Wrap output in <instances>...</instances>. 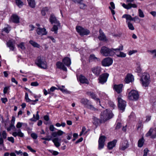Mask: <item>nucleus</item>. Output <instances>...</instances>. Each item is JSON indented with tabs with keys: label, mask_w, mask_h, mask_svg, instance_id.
Listing matches in <instances>:
<instances>
[{
	"label": "nucleus",
	"mask_w": 156,
	"mask_h": 156,
	"mask_svg": "<svg viewBox=\"0 0 156 156\" xmlns=\"http://www.w3.org/2000/svg\"><path fill=\"white\" fill-rule=\"evenodd\" d=\"M114 49L103 46L101 48L100 53L102 55L105 57L112 56L115 55Z\"/></svg>",
	"instance_id": "nucleus-1"
},
{
	"label": "nucleus",
	"mask_w": 156,
	"mask_h": 156,
	"mask_svg": "<svg viewBox=\"0 0 156 156\" xmlns=\"http://www.w3.org/2000/svg\"><path fill=\"white\" fill-rule=\"evenodd\" d=\"M35 63L39 67L43 69H46L47 68V65L45 58L42 56L37 57L35 61Z\"/></svg>",
	"instance_id": "nucleus-2"
},
{
	"label": "nucleus",
	"mask_w": 156,
	"mask_h": 156,
	"mask_svg": "<svg viewBox=\"0 0 156 156\" xmlns=\"http://www.w3.org/2000/svg\"><path fill=\"white\" fill-rule=\"evenodd\" d=\"M113 116L111 111L106 109L101 112L100 118L102 120L105 121L111 119Z\"/></svg>",
	"instance_id": "nucleus-3"
},
{
	"label": "nucleus",
	"mask_w": 156,
	"mask_h": 156,
	"mask_svg": "<svg viewBox=\"0 0 156 156\" xmlns=\"http://www.w3.org/2000/svg\"><path fill=\"white\" fill-rule=\"evenodd\" d=\"M150 76L149 74L144 73L140 79L141 83L143 86L147 87L148 86L150 82Z\"/></svg>",
	"instance_id": "nucleus-4"
},
{
	"label": "nucleus",
	"mask_w": 156,
	"mask_h": 156,
	"mask_svg": "<svg viewBox=\"0 0 156 156\" xmlns=\"http://www.w3.org/2000/svg\"><path fill=\"white\" fill-rule=\"evenodd\" d=\"M139 98V95L138 91L136 90H132L129 93L128 95V99L131 100L136 101Z\"/></svg>",
	"instance_id": "nucleus-5"
},
{
	"label": "nucleus",
	"mask_w": 156,
	"mask_h": 156,
	"mask_svg": "<svg viewBox=\"0 0 156 156\" xmlns=\"http://www.w3.org/2000/svg\"><path fill=\"white\" fill-rule=\"evenodd\" d=\"M123 46L121 45L119 46L118 48L115 49V54L117 57H125L126 56V54L123 52L120 51L123 50Z\"/></svg>",
	"instance_id": "nucleus-6"
},
{
	"label": "nucleus",
	"mask_w": 156,
	"mask_h": 156,
	"mask_svg": "<svg viewBox=\"0 0 156 156\" xmlns=\"http://www.w3.org/2000/svg\"><path fill=\"white\" fill-rule=\"evenodd\" d=\"M76 29L81 36L87 35L90 33V31L88 30L84 29L80 26H76Z\"/></svg>",
	"instance_id": "nucleus-7"
},
{
	"label": "nucleus",
	"mask_w": 156,
	"mask_h": 156,
	"mask_svg": "<svg viewBox=\"0 0 156 156\" xmlns=\"http://www.w3.org/2000/svg\"><path fill=\"white\" fill-rule=\"evenodd\" d=\"M134 0H126V2L128 3V4H126L125 3H123L122 4V6L125 9H129L132 8H136L137 7V6L134 3H132Z\"/></svg>",
	"instance_id": "nucleus-8"
},
{
	"label": "nucleus",
	"mask_w": 156,
	"mask_h": 156,
	"mask_svg": "<svg viewBox=\"0 0 156 156\" xmlns=\"http://www.w3.org/2000/svg\"><path fill=\"white\" fill-rule=\"evenodd\" d=\"M118 107L122 111H124L126 106V102L122 98V96L119 95L118 98Z\"/></svg>",
	"instance_id": "nucleus-9"
},
{
	"label": "nucleus",
	"mask_w": 156,
	"mask_h": 156,
	"mask_svg": "<svg viewBox=\"0 0 156 156\" xmlns=\"http://www.w3.org/2000/svg\"><path fill=\"white\" fill-rule=\"evenodd\" d=\"M113 60L112 58L107 57L104 59L101 62L102 65L104 66H109L112 65Z\"/></svg>",
	"instance_id": "nucleus-10"
},
{
	"label": "nucleus",
	"mask_w": 156,
	"mask_h": 156,
	"mask_svg": "<svg viewBox=\"0 0 156 156\" xmlns=\"http://www.w3.org/2000/svg\"><path fill=\"white\" fill-rule=\"evenodd\" d=\"M109 75V74L107 73H105L101 75L98 79L99 83L102 84H103L107 81Z\"/></svg>",
	"instance_id": "nucleus-11"
},
{
	"label": "nucleus",
	"mask_w": 156,
	"mask_h": 156,
	"mask_svg": "<svg viewBox=\"0 0 156 156\" xmlns=\"http://www.w3.org/2000/svg\"><path fill=\"white\" fill-rule=\"evenodd\" d=\"M146 136L147 137L150 136L151 138H153L156 137V128H151L146 134Z\"/></svg>",
	"instance_id": "nucleus-12"
},
{
	"label": "nucleus",
	"mask_w": 156,
	"mask_h": 156,
	"mask_svg": "<svg viewBox=\"0 0 156 156\" xmlns=\"http://www.w3.org/2000/svg\"><path fill=\"white\" fill-rule=\"evenodd\" d=\"M129 146L128 141L125 140L121 142L119 149L121 151H124Z\"/></svg>",
	"instance_id": "nucleus-13"
},
{
	"label": "nucleus",
	"mask_w": 156,
	"mask_h": 156,
	"mask_svg": "<svg viewBox=\"0 0 156 156\" xmlns=\"http://www.w3.org/2000/svg\"><path fill=\"white\" fill-rule=\"evenodd\" d=\"M49 21L51 24L55 23L58 26H60V24L53 14H51L49 18Z\"/></svg>",
	"instance_id": "nucleus-14"
},
{
	"label": "nucleus",
	"mask_w": 156,
	"mask_h": 156,
	"mask_svg": "<svg viewBox=\"0 0 156 156\" xmlns=\"http://www.w3.org/2000/svg\"><path fill=\"white\" fill-rule=\"evenodd\" d=\"M12 135L15 137L17 136L20 137H23L24 136V134L20 129H16L15 131L13 132L12 134Z\"/></svg>",
	"instance_id": "nucleus-15"
},
{
	"label": "nucleus",
	"mask_w": 156,
	"mask_h": 156,
	"mask_svg": "<svg viewBox=\"0 0 156 156\" xmlns=\"http://www.w3.org/2000/svg\"><path fill=\"white\" fill-rule=\"evenodd\" d=\"M36 32L37 34L40 36L46 35L47 34V32L45 28L38 27L36 29Z\"/></svg>",
	"instance_id": "nucleus-16"
},
{
	"label": "nucleus",
	"mask_w": 156,
	"mask_h": 156,
	"mask_svg": "<svg viewBox=\"0 0 156 156\" xmlns=\"http://www.w3.org/2000/svg\"><path fill=\"white\" fill-rule=\"evenodd\" d=\"M87 94L88 95L90 96L92 98L94 99L97 102H98L100 104V105H101L100 104L101 102L100 99L97 98V95L91 92H87Z\"/></svg>",
	"instance_id": "nucleus-17"
},
{
	"label": "nucleus",
	"mask_w": 156,
	"mask_h": 156,
	"mask_svg": "<svg viewBox=\"0 0 156 156\" xmlns=\"http://www.w3.org/2000/svg\"><path fill=\"white\" fill-rule=\"evenodd\" d=\"M123 87V85L122 84H115L114 86L113 89L118 93L119 94L122 92Z\"/></svg>",
	"instance_id": "nucleus-18"
},
{
	"label": "nucleus",
	"mask_w": 156,
	"mask_h": 156,
	"mask_svg": "<svg viewBox=\"0 0 156 156\" xmlns=\"http://www.w3.org/2000/svg\"><path fill=\"white\" fill-rule=\"evenodd\" d=\"M93 73L96 76H98L101 72V69L100 67L96 66L92 69Z\"/></svg>",
	"instance_id": "nucleus-19"
},
{
	"label": "nucleus",
	"mask_w": 156,
	"mask_h": 156,
	"mask_svg": "<svg viewBox=\"0 0 156 156\" xmlns=\"http://www.w3.org/2000/svg\"><path fill=\"white\" fill-rule=\"evenodd\" d=\"M62 62L58 61L56 63V66L58 69H61L64 71H67V69Z\"/></svg>",
	"instance_id": "nucleus-20"
},
{
	"label": "nucleus",
	"mask_w": 156,
	"mask_h": 156,
	"mask_svg": "<svg viewBox=\"0 0 156 156\" xmlns=\"http://www.w3.org/2000/svg\"><path fill=\"white\" fill-rule=\"evenodd\" d=\"M62 62L66 66H70L71 63L70 58L68 57H65L62 60Z\"/></svg>",
	"instance_id": "nucleus-21"
},
{
	"label": "nucleus",
	"mask_w": 156,
	"mask_h": 156,
	"mask_svg": "<svg viewBox=\"0 0 156 156\" xmlns=\"http://www.w3.org/2000/svg\"><path fill=\"white\" fill-rule=\"evenodd\" d=\"M117 140H114L113 141L109 142L108 144V148L109 150L112 149L115 147Z\"/></svg>",
	"instance_id": "nucleus-22"
},
{
	"label": "nucleus",
	"mask_w": 156,
	"mask_h": 156,
	"mask_svg": "<svg viewBox=\"0 0 156 156\" xmlns=\"http://www.w3.org/2000/svg\"><path fill=\"white\" fill-rule=\"evenodd\" d=\"M122 17L123 18H126V22L127 23L129 22L128 21V20L134 21H135V19L136 18L138 19V17L137 16H136L135 17L133 18L131 16L127 14H124L122 16Z\"/></svg>",
	"instance_id": "nucleus-23"
},
{
	"label": "nucleus",
	"mask_w": 156,
	"mask_h": 156,
	"mask_svg": "<svg viewBox=\"0 0 156 156\" xmlns=\"http://www.w3.org/2000/svg\"><path fill=\"white\" fill-rule=\"evenodd\" d=\"M15 41H9L8 42H7V46L9 48L10 50L12 51H13L15 48Z\"/></svg>",
	"instance_id": "nucleus-24"
},
{
	"label": "nucleus",
	"mask_w": 156,
	"mask_h": 156,
	"mask_svg": "<svg viewBox=\"0 0 156 156\" xmlns=\"http://www.w3.org/2000/svg\"><path fill=\"white\" fill-rule=\"evenodd\" d=\"M133 80V76L130 74H127L125 79V82L127 83L132 82Z\"/></svg>",
	"instance_id": "nucleus-25"
},
{
	"label": "nucleus",
	"mask_w": 156,
	"mask_h": 156,
	"mask_svg": "<svg viewBox=\"0 0 156 156\" xmlns=\"http://www.w3.org/2000/svg\"><path fill=\"white\" fill-rule=\"evenodd\" d=\"M79 80L80 82L83 83L88 84L89 81L85 77L82 75H80L79 77Z\"/></svg>",
	"instance_id": "nucleus-26"
},
{
	"label": "nucleus",
	"mask_w": 156,
	"mask_h": 156,
	"mask_svg": "<svg viewBox=\"0 0 156 156\" xmlns=\"http://www.w3.org/2000/svg\"><path fill=\"white\" fill-rule=\"evenodd\" d=\"M100 35L98 37V38L100 40L106 41L107 39L105 36L102 32V30L100 29L99 30Z\"/></svg>",
	"instance_id": "nucleus-27"
},
{
	"label": "nucleus",
	"mask_w": 156,
	"mask_h": 156,
	"mask_svg": "<svg viewBox=\"0 0 156 156\" xmlns=\"http://www.w3.org/2000/svg\"><path fill=\"white\" fill-rule=\"evenodd\" d=\"M11 18L12 22L15 23H18L19 22L20 18L16 14L12 15Z\"/></svg>",
	"instance_id": "nucleus-28"
},
{
	"label": "nucleus",
	"mask_w": 156,
	"mask_h": 156,
	"mask_svg": "<svg viewBox=\"0 0 156 156\" xmlns=\"http://www.w3.org/2000/svg\"><path fill=\"white\" fill-rule=\"evenodd\" d=\"M81 103L83 105L86 107L90 102L89 100L86 98H82L80 101Z\"/></svg>",
	"instance_id": "nucleus-29"
},
{
	"label": "nucleus",
	"mask_w": 156,
	"mask_h": 156,
	"mask_svg": "<svg viewBox=\"0 0 156 156\" xmlns=\"http://www.w3.org/2000/svg\"><path fill=\"white\" fill-rule=\"evenodd\" d=\"M52 141L56 147H58L60 146V140H59L58 138H55L53 139Z\"/></svg>",
	"instance_id": "nucleus-30"
},
{
	"label": "nucleus",
	"mask_w": 156,
	"mask_h": 156,
	"mask_svg": "<svg viewBox=\"0 0 156 156\" xmlns=\"http://www.w3.org/2000/svg\"><path fill=\"white\" fill-rule=\"evenodd\" d=\"M86 108L93 111H98V109L95 107L93 105H92L90 102L87 105Z\"/></svg>",
	"instance_id": "nucleus-31"
},
{
	"label": "nucleus",
	"mask_w": 156,
	"mask_h": 156,
	"mask_svg": "<svg viewBox=\"0 0 156 156\" xmlns=\"http://www.w3.org/2000/svg\"><path fill=\"white\" fill-rule=\"evenodd\" d=\"M110 4L111 6H109V8L110 9L112 14L114 15L115 14V11L113 9L115 8V4L113 2H110Z\"/></svg>",
	"instance_id": "nucleus-32"
},
{
	"label": "nucleus",
	"mask_w": 156,
	"mask_h": 156,
	"mask_svg": "<svg viewBox=\"0 0 156 156\" xmlns=\"http://www.w3.org/2000/svg\"><path fill=\"white\" fill-rule=\"evenodd\" d=\"M39 112L37 111V114L36 115V116H35V115H33V118L31 119L30 120L32 121L36 122L37 120H38L40 118V116L38 114Z\"/></svg>",
	"instance_id": "nucleus-33"
},
{
	"label": "nucleus",
	"mask_w": 156,
	"mask_h": 156,
	"mask_svg": "<svg viewBox=\"0 0 156 156\" xmlns=\"http://www.w3.org/2000/svg\"><path fill=\"white\" fill-rule=\"evenodd\" d=\"M30 43L34 47L40 48V45L36 42L30 40L29 41Z\"/></svg>",
	"instance_id": "nucleus-34"
},
{
	"label": "nucleus",
	"mask_w": 156,
	"mask_h": 156,
	"mask_svg": "<svg viewBox=\"0 0 156 156\" xmlns=\"http://www.w3.org/2000/svg\"><path fill=\"white\" fill-rule=\"evenodd\" d=\"M144 142V140L143 137H142L141 139H140L138 142V147H142L143 146Z\"/></svg>",
	"instance_id": "nucleus-35"
},
{
	"label": "nucleus",
	"mask_w": 156,
	"mask_h": 156,
	"mask_svg": "<svg viewBox=\"0 0 156 156\" xmlns=\"http://www.w3.org/2000/svg\"><path fill=\"white\" fill-rule=\"evenodd\" d=\"M136 70L137 72L140 73L142 71L140 64V62H138L136 64Z\"/></svg>",
	"instance_id": "nucleus-36"
},
{
	"label": "nucleus",
	"mask_w": 156,
	"mask_h": 156,
	"mask_svg": "<svg viewBox=\"0 0 156 156\" xmlns=\"http://www.w3.org/2000/svg\"><path fill=\"white\" fill-rule=\"evenodd\" d=\"M29 6L32 8L35 7V3L34 0H27Z\"/></svg>",
	"instance_id": "nucleus-37"
},
{
	"label": "nucleus",
	"mask_w": 156,
	"mask_h": 156,
	"mask_svg": "<svg viewBox=\"0 0 156 156\" xmlns=\"http://www.w3.org/2000/svg\"><path fill=\"white\" fill-rule=\"evenodd\" d=\"M65 87L64 86H62L61 87H59L58 89L60 90L63 93H69V91H68L65 88Z\"/></svg>",
	"instance_id": "nucleus-38"
},
{
	"label": "nucleus",
	"mask_w": 156,
	"mask_h": 156,
	"mask_svg": "<svg viewBox=\"0 0 156 156\" xmlns=\"http://www.w3.org/2000/svg\"><path fill=\"white\" fill-rule=\"evenodd\" d=\"M90 59L91 60H94L95 61H100V59L95 57L94 55H91L90 56Z\"/></svg>",
	"instance_id": "nucleus-39"
},
{
	"label": "nucleus",
	"mask_w": 156,
	"mask_h": 156,
	"mask_svg": "<svg viewBox=\"0 0 156 156\" xmlns=\"http://www.w3.org/2000/svg\"><path fill=\"white\" fill-rule=\"evenodd\" d=\"M106 137L104 136H102L100 137L98 142L105 143Z\"/></svg>",
	"instance_id": "nucleus-40"
},
{
	"label": "nucleus",
	"mask_w": 156,
	"mask_h": 156,
	"mask_svg": "<svg viewBox=\"0 0 156 156\" xmlns=\"http://www.w3.org/2000/svg\"><path fill=\"white\" fill-rule=\"evenodd\" d=\"M127 24L129 30H134V27L132 23L130 22H127Z\"/></svg>",
	"instance_id": "nucleus-41"
},
{
	"label": "nucleus",
	"mask_w": 156,
	"mask_h": 156,
	"mask_svg": "<svg viewBox=\"0 0 156 156\" xmlns=\"http://www.w3.org/2000/svg\"><path fill=\"white\" fill-rule=\"evenodd\" d=\"M58 27L57 25H54L53 27L52 28L51 30L53 31H54L55 33L57 34V31L58 30Z\"/></svg>",
	"instance_id": "nucleus-42"
},
{
	"label": "nucleus",
	"mask_w": 156,
	"mask_h": 156,
	"mask_svg": "<svg viewBox=\"0 0 156 156\" xmlns=\"http://www.w3.org/2000/svg\"><path fill=\"white\" fill-rule=\"evenodd\" d=\"M80 8L81 9H85L87 7V5L85 4L83 2V1H81L80 3Z\"/></svg>",
	"instance_id": "nucleus-43"
},
{
	"label": "nucleus",
	"mask_w": 156,
	"mask_h": 156,
	"mask_svg": "<svg viewBox=\"0 0 156 156\" xmlns=\"http://www.w3.org/2000/svg\"><path fill=\"white\" fill-rule=\"evenodd\" d=\"M16 2L17 5L19 7L22 6L23 5V3L20 0H16Z\"/></svg>",
	"instance_id": "nucleus-44"
},
{
	"label": "nucleus",
	"mask_w": 156,
	"mask_h": 156,
	"mask_svg": "<svg viewBox=\"0 0 156 156\" xmlns=\"http://www.w3.org/2000/svg\"><path fill=\"white\" fill-rule=\"evenodd\" d=\"M138 13L139 16L141 18H144V15L142 11L140 9H138Z\"/></svg>",
	"instance_id": "nucleus-45"
},
{
	"label": "nucleus",
	"mask_w": 156,
	"mask_h": 156,
	"mask_svg": "<svg viewBox=\"0 0 156 156\" xmlns=\"http://www.w3.org/2000/svg\"><path fill=\"white\" fill-rule=\"evenodd\" d=\"M48 10V8L47 7L44 8L41 11V14L43 16H45L46 14V12Z\"/></svg>",
	"instance_id": "nucleus-46"
},
{
	"label": "nucleus",
	"mask_w": 156,
	"mask_h": 156,
	"mask_svg": "<svg viewBox=\"0 0 156 156\" xmlns=\"http://www.w3.org/2000/svg\"><path fill=\"white\" fill-rule=\"evenodd\" d=\"M149 52L151 53L154 57H156V50H152L150 51Z\"/></svg>",
	"instance_id": "nucleus-47"
},
{
	"label": "nucleus",
	"mask_w": 156,
	"mask_h": 156,
	"mask_svg": "<svg viewBox=\"0 0 156 156\" xmlns=\"http://www.w3.org/2000/svg\"><path fill=\"white\" fill-rule=\"evenodd\" d=\"M18 47L20 48L22 50H24L25 48L24 43L23 42L21 43L20 44L18 45Z\"/></svg>",
	"instance_id": "nucleus-48"
},
{
	"label": "nucleus",
	"mask_w": 156,
	"mask_h": 156,
	"mask_svg": "<svg viewBox=\"0 0 156 156\" xmlns=\"http://www.w3.org/2000/svg\"><path fill=\"white\" fill-rule=\"evenodd\" d=\"M98 148L99 149H101L103 148L105 145V143L98 142Z\"/></svg>",
	"instance_id": "nucleus-49"
},
{
	"label": "nucleus",
	"mask_w": 156,
	"mask_h": 156,
	"mask_svg": "<svg viewBox=\"0 0 156 156\" xmlns=\"http://www.w3.org/2000/svg\"><path fill=\"white\" fill-rule=\"evenodd\" d=\"M25 99L27 102H30V101H31V100L29 98L28 94L27 93H25Z\"/></svg>",
	"instance_id": "nucleus-50"
},
{
	"label": "nucleus",
	"mask_w": 156,
	"mask_h": 156,
	"mask_svg": "<svg viewBox=\"0 0 156 156\" xmlns=\"http://www.w3.org/2000/svg\"><path fill=\"white\" fill-rule=\"evenodd\" d=\"M31 136L34 139H36L37 137V135L34 133H31Z\"/></svg>",
	"instance_id": "nucleus-51"
},
{
	"label": "nucleus",
	"mask_w": 156,
	"mask_h": 156,
	"mask_svg": "<svg viewBox=\"0 0 156 156\" xmlns=\"http://www.w3.org/2000/svg\"><path fill=\"white\" fill-rule=\"evenodd\" d=\"M23 124L22 122H18L16 126V128L18 129H20V128L22 127Z\"/></svg>",
	"instance_id": "nucleus-52"
},
{
	"label": "nucleus",
	"mask_w": 156,
	"mask_h": 156,
	"mask_svg": "<svg viewBox=\"0 0 156 156\" xmlns=\"http://www.w3.org/2000/svg\"><path fill=\"white\" fill-rule=\"evenodd\" d=\"M10 30V28L9 27L5 28L3 29V31L6 33H8Z\"/></svg>",
	"instance_id": "nucleus-53"
},
{
	"label": "nucleus",
	"mask_w": 156,
	"mask_h": 156,
	"mask_svg": "<svg viewBox=\"0 0 156 156\" xmlns=\"http://www.w3.org/2000/svg\"><path fill=\"white\" fill-rule=\"evenodd\" d=\"M31 85L33 86H37L39 85V84L37 81L31 83Z\"/></svg>",
	"instance_id": "nucleus-54"
},
{
	"label": "nucleus",
	"mask_w": 156,
	"mask_h": 156,
	"mask_svg": "<svg viewBox=\"0 0 156 156\" xmlns=\"http://www.w3.org/2000/svg\"><path fill=\"white\" fill-rule=\"evenodd\" d=\"M86 130V128L85 127L83 126L82 128V131L80 134V136L84 133Z\"/></svg>",
	"instance_id": "nucleus-55"
},
{
	"label": "nucleus",
	"mask_w": 156,
	"mask_h": 156,
	"mask_svg": "<svg viewBox=\"0 0 156 156\" xmlns=\"http://www.w3.org/2000/svg\"><path fill=\"white\" fill-rule=\"evenodd\" d=\"M57 135L58 136H61L63 134H65V133L61 130H59L57 132Z\"/></svg>",
	"instance_id": "nucleus-56"
},
{
	"label": "nucleus",
	"mask_w": 156,
	"mask_h": 156,
	"mask_svg": "<svg viewBox=\"0 0 156 156\" xmlns=\"http://www.w3.org/2000/svg\"><path fill=\"white\" fill-rule=\"evenodd\" d=\"M8 140L13 143L14 142V138L12 137H8Z\"/></svg>",
	"instance_id": "nucleus-57"
},
{
	"label": "nucleus",
	"mask_w": 156,
	"mask_h": 156,
	"mask_svg": "<svg viewBox=\"0 0 156 156\" xmlns=\"http://www.w3.org/2000/svg\"><path fill=\"white\" fill-rule=\"evenodd\" d=\"M43 92L44 94L45 95H46L48 94H49L50 93V91L49 90H48V91H47L45 89H43Z\"/></svg>",
	"instance_id": "nucleus-58"
},
{
	"label": "nucleus",
	"mask_w": 156,
	"mask_h": 156,
	"mask_svg": "<svg viewBox=\"0 0 156 156\" xmlns=\"http://www.w3.org/2000/svg\"><path fill=\"white\" fill-rule=\"evenodd\" d=\"M51 136H48L47 138H42L41 139L45 140L50 141L51 140Z\"/></svg>",
	"instance_id": "nucleus-59"
},
{
	"label": "nucleus",
	"mask_w": 156,
	"mask_h": 156,
	"mask_svg": "<svg viewBox=\"0 0 156 156\" xmlns=\"http://www.w3.org/2000/svg\"><path fill=\"white\" fill-rule=\"evenodd\" d=\"M2 135L3 138L5 139L6 138L7 134L5 131H2Z\"/></svg>",
	"instance_id": "nucleus-60"
},
{
	"label": "nucleus",
	"mask_w": 156,
	"mask_h": 156,
	"mask_svg": "<svg viewBox=\"0 0 156 156\" xmlns=\"http://www.w3.org/2000/svg\"><path fill=\"white\" fill-rule=\"evenodd\" d=\"M27 147L28 149L29 150H30L31 152H35L36 151L34 150L33 149H32L31 147L29 146H28Z\"/></svg>",
	"instance_id": "nucleus-61"
},
{
	"label": "nucleus",
	"mask_w": 156,
	"mask_h": 156,
	"mask_svg": "<svg viewBox=\"0 0 156 156\" xmlns=\"http://www.w3.org/2000/svg\"><path fill=\"white\" fill-rule=\"evenodd\" d=\"M1 100L2 102L3 103H5L7 101V99L6 98H1Z\"/></svg>",
	"instance_id": "nucleus-62"
},
{
	"label": "nucleus",
	"mask_w": 156,
	"mask_h": 156,
	"mask_svg": "<svg viewBox=\"0 0 156 156\" xmlns=\"http://www.w3.org/2000/svg\"><path fill=\"white\" fill-rule=\"evenodd\" d=\"M9 88V87H5L3 90V93L5 94L7 92V91Z\"/></svg>",
	"instance_id": "nucleus-63"
},
{
	"label": "nucleus",
	"mask_w": 156,
	"mask_h": 156,
	"mask_svg": "<svg viewBox=\"0 0 156 156\" xmlns=\"http://www.w3.org/2000/svg\"><path fill=\"white\" fill-rule=\"evenodd\" d=\"M148 150L147 149H145L144 151V154L143 156H147V153Z\"/></svg>",
	"instance_id": "nucleus-64"
}]
</instances>
